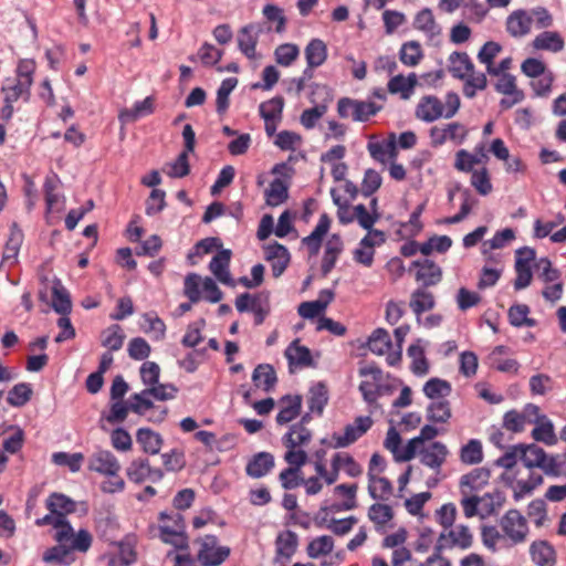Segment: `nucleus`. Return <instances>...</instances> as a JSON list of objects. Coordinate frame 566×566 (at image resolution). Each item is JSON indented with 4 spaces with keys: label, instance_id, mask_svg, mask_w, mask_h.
I'll list each match as a JSON object with an SVG mask.
<instances>
[{
    "label": "nucleus",
    "instance_id": "nucleus-28",
    "mask_svg": "<svg viewBox=\"0 0 566 566\" xmlns=\"http://www.w3.org/2000/svg\"><path fill=\"white\" fill-rule=\"evenodd\" d=\"M342 251L343 242L340 237L338 234H333L326 244L322 260L321 271L324 276H326L334 269L337 258Z\"/></svg>",
    "mask_w": 566,
    "mask_h": 566
},
{
    "label": "nucleus",
    "instance_id": "nucleus-34",
    "mask_svg": "<svg viewBox=\"0 0 566 566\" xmlns=\"http://www.w3.org/2000/svg\"><path fill=\"white\" fill-rule=\"evenodd\" d=\"M52 308L61 315H69L72 311L71 296L67 290L56 280L52 286Z\"/></svg>",
    "mask_w": 566,
    "mask_h": 566
},
{
    "label": "nucleus",
    "instance_id": "nucleus-62",
    "mask_svg": "<svg viewBox=\"0 0 566 566\" xmlns=\"http://www.w3.org/2000/svg\"><path fill=\"white\" fill-rule=\"evenodd\" d=\"M471 185L475 188V190L482 195L486 196L492 191V182L490 179L489 170L483 167L481 170H473L471 172Z\"/></svg>",
    "mask_w": 566,
    "mask_h": 566
},
{
    "label": "nucleus",
    "instance_id": "nucleus-9",
    "mask_svg": "<svg viewBox=\"0 0 566 566\" xmlns=\"http://www.w3.org/2000/svg\"><path fill=\"white\" fill-rule=\"evenodd\" d=\"M265 260L271 262V271L273 277H280L287 269L291 262V254L289 249L274 241L264 245Z\"/></svg>",
    "mask_w": 566,
    "mask_h": 566
},
{
    "label": "nucleus",
    "instance_id": "nucleus-18",
    "mask_svg": "<svg viewBox=\"0 0 566 566\" xmlns=\"http://www.w3.org/2000/svg\"><path fill=\"white\" fill-rule=\"evenodd\" d=\"M532 17L525 10H516L506 19V31L514 38L526 35L531 31Z\"/></svg>",
    "mask_w": 566,
    "mask_h": 566
},
{
    "label": "nucleus",
    "instance_id": "nucleus-58",
    "mask_svg": "<svg viewBox=\"0 0 566 566\" xmlns=\"http://www.w3.org/2000/svg\"><path fill=\"white\" fill-rule=\"evenodd\" d=\"M128 356L134 360H145L151 352L150 345L143 337H134L127 347Z\"/></svg>",
    "mask_w": 566,
    "mask_h": 566
},
{
    "label": "nucleus",
    "instance_id": "nucleus-43",
    "mask_svg": "<svg viewBox=\"0 0 566 566\" xmlns=\"http://www.w3.org/2000/svg\"><path fill=\"white\" fill-rule=\"evenodd\" d=\"M312 439L310 429L302 424H292L290 430L283 436L282 440L287 449H295L298 446L306 444Z\"/></svg>",
    "mask_w": 566,
    "mask_h": 566
},
{
    "label": "nucleus",
    "instance_id": "nucleus-59",
    "mask_svg": "<svg viewBox=\"0 0 566 566\" xmlns=\"http://www.w3.org/2000/svg\"><path fill=\"white\" fill-rule=\"evenodd\" d=\"M202 279L197 273H189L185 277L184 293L191 303H197L201 298L200 285H202Z\"/></svg>",
    "mask_w": 566,
    "mask_h": 566
},
{
    "label": "nucleus",
    "instance_id": "nucleus-60",
    "mask_svg": "<svg viewBox=\"0 0 566 566\" xmlns=\"http://www.w3.org/2000/svg\"><path fill=\"white\" fill-rule=\"evenodd\" d=\"M555 81V76L552 71L545 72L539 77L535 78L531 82V87L534 91V95L537 97H547L549 96L553 87V83Z\"/></svg>",
    "mask_w": 566,
    "mask_h": 566
},
{
    "label": "nucleus",
    "instance_id": "nucleus-42",
    "mask_svg": "<svg viewBox=\"0 0 566 566\" xmlns=\"http://www.w3.org/2000/svg\"><path fill=\"white\" fill-rule=\"evenodd\" d=\"M43 562L54 563L62 566H69L74 562L72 552L67 543H59L57 545L48 548L43 554Z\"/></svg>",
    "mask_w": 566,
    "mask_h": 566
},
{
    "label": "nucleus",
    "instance_id": "nucleus-32",
    "mask_svg": "<svg viewBox=\"0 0 566 566\" xmlns=\"http://www.w3.org/2000/svg\"><path fill=\"white\" fill-rule=\"evenodd\" d=\"M46 509L57 515V516H64L66 517L67 514H71L75 512L76 510V503L69 496L62 493H52L46 499Z\"/></svg>",
    "mask_w": 566,
    "mask_h": 566
},
{
    "label": "nucleus",
    "instance_id": "nucleus-6",
    "mask_svg": "<svg viewBox=\"0 0 566 566\" xmlns=\"http://www.w3.org/2000/svg\"><path fill=\"white\" fill-rule=\"evenodd\" d=\"M126 475L130 482L136 484H142L145 481L157 483L164 478V471L159 468H151L147 458H138L129 463Z\"/></svg>",
    "mask_w": 566,
    "mask_h": 566
},
{
    "label": "nucleus",
    "instance_id": "nucleus-1",
    "mask_svg": "<svg viewBox=\"0 0 566 566\" xmlns=\"http://www.w3.org/2000/svg\"><path fill=\"white\" fill-rule=\"evenodd\" d=\"M159 537L166 543L172 545L176 549L187 551L189 548V537L186 533V523L181 513L171 511L170 513L160 512Z\"/></svg>",
    "mask_w": 566,
    "mask_h": 566
},
{
    "label": "nucleus",
    "instance_id": "nucleus-29",
    "mask_svg": "<svg viewBox=\"0 0 566 566\" xmlns=\"http://www.w3.org/2000/svg\"><path fill=\"white\" fill-rule=\"evenodd\" d=\"M136 441L142 446L145 453L151 455L159 453L163 446L161 436L149 428H139L136 433Z\"/></svg>",
    "mask_w": 566,
    "mask_h": 566
},
{
    "label": "nucleus",
    "instance_id": "nucleus-12",
    "mask_svg": "<svg viewBox=\"0 0 566 566\" xmlns=\"http://www.w3.org/2000/svg\"><path fill=\"white\" fill-rule=\"evenodd\" d=\"M232 252L221 249L210 261L209 270L224 285L234 286V281L229 272Z\"/></svg>",
    "mask_w": 566,
    "mask_h": 566
},
{
    "label": "nucleus",
    "instance_id": "nucleus-24",
    "mask_svg": "<svg viewBox=\"0 0 566 566\" xmlns=\"http://www.w3.org/2000/svg\"><path fill=\"white\" fill-rule=\"evenodd\" d=\"M530 422L536 423V427L532 430L534 440L546 446H555L557 443L558 438L555 434L554 424L546 416H542L539 419H530Z\"/></svg>",
    "mask_w": 566,
    "mask_h": 566
},
{
    "label": "nucleus",
    "instance_id": "nucleus-41",
    "mask_svg": "<svg viewBox=\"0 0 566 566\" xmlns=\"http://www.w3.org/2000/svg\"><path fill=\"white\" fill-rule=\"evenodd\" d=\"M238 85L237 77L224 78L217 90L216 111L219 115L227 113L230 106V94Z\"/></svg>",
    "mask_w": 566,
    "mask_h": 566
},
{
    "label": "nucleus",
    "instance_id": "nucleus-8",
    "mask_svg": "<svg viewBox=\"0 0 566 566\" xmlns=\"http://www.w3.org/2000/svg\"><path fill=\"white\" fill-rule=\"evenodd\" d=\"M87 469L102 475L116 476L120 464L111 451L97 450L90 455Z\"/></svg>",
    "mask_w": 566,
    "mask_h": 566
},
{
    "label": "nucleus",
    "instance_id": "nucleus-20",
    "mask_svg": "<svg viewBox=\"0 0 566 566\" xmlns=\"http://www.w3.org/2000/svg\"><path fill=\"white\" fill-rule=\"evenodd\" d=\"M281 403H287L282 407L276 415V423L283 426L294 420L302 410V396L300 395H285L280 399Z\"/></svg>",
    "mask_w": 566,
    "mask_h": 566
},
{
    "label": "nucleus",
    "instance_id": "nucleus-30",
    "mask_svg": "<svg viewBox=\"0 0 566 566\" xmlns=\"http://www.w3.org/2000/svg\"><path fill=\"white\" fill-rule=\"evenodd\" d=\"M155 111L153 96H147L142 101H137L130 108H125L119 113L122 122H135L140 117L153 114Z\"/></svg>",
    "mask_w": 566,
    "mask_h": 566
},
{
    "label": "nucleus",
    "instance_id": "nucleus-55",
    "mask_svg": "<svg viewBox=\"0 0 566 566\" xmlns=\"http://www.w3.org/2000/svg\"><path fill=\"white\" fill-rule=\"evenodd\" d=\"M368 518L376 526H382L394 518V511L388 504L374 503L368 509Z\"/></svg>",
    "mask_w": 566,
    "mask_h": 566
},
{
    "label": "nucleus",
    "instance_id": "nucleus-23",
    "mask_svg": "<svg viewBox=\"0 0 566 566\" xmlns=\"http://www.w3.org/2000/svg\"><path fill=\"white\" fill-rule=\"evenodd\" d=\"M328 388L325 382L318 381L314 384L308 391V409L311 412L322 416L326 405L328 403Z\"/></svg>",
    "mask_w": 566,
    "mask_h": 566
},
{
    "label": "nucleus",
    "instance_id": "nucleus-16",
    "mask_svg": "<svg viewBox=\"0 0 566 566\" xmlns=\"http://www.w3.org/2000/svg\"><path fill=\"white\" fill-rule=\"evenodd\" d=\"M448 453L449 452L444 443L434 441L431 443L430 448L422 449L420 451V462L423 465L434 469L437 472H439L447 459Z\"/></svg>",
    "mask_w": 566,
    "mask_h": 566
},
{
    "label": "nucleus",
    "instance_id": "nucleus-2",
    "mask_svg": "<svg viewBox=\"0 0 566 566\" xmlns=\"http://www.w3.org/2000/svg\"><path fill=\"white\" fill-rule=\"evenodd\" d=\"M381 106L370 101L342 97L337 102V113L342 118L352 117L355 122H367L380 111Z\"/></svg>",
    "mask_w": 566,
    "mask_h": 566
},
{
    "label": "nucleus",
    "instance_id": "nucleus-56",
    "mask_svg": "<svg viewBox=\"0 0 566 566\" xmlns=\"http://www.w3.org/2000/svg\"><path fill=\"white\" fill-rule=\"evenodd\" d=\"M105 337L102 340V345L108 348V352H117L122 348L125 339L123 328L118 324H114L108 327L105 332Z\"/></svg>",
    "mask_w": 566,
    "mask_h": 566
},
{
    "label": "nucleus",
    "instance_id": "nucleus-45",
    "mask_svg": "<svg viewBox=\"0 0 566 566\" xmlns=\"http://www.w3.org/2000/svg\"><path fill=\"white\" fill-rule=\"evenodd\" d=\"M367 346L376 355L386 354L392 346L389 333L385 328H376L368 337Z\"/></svg>",
    "mask_w": 566,
    "mask_h": 566
},
{
    "label": "nucleus",
    "instance_id": "nucleus-17",
    "mask_svg": "<svg viewBox=\"0 0 566 566\" xmlns=\"http://www.w3.org/2000/svg\"><path fill=\"white\" fill-rule=\"evenodd\" d=\"M331 227V218L327 213H322L312 233L302 239V243L307 247L310 254L315 255L318 253L323 238L327 234Z\"/></svg>",
    "mask_w": 566,
    "mask_h": 566
},
{
    "label": "nucleus",
    "instance_id": "nucleus-47",
    "mask_svg": "<svg viewBox=\"0 0 566 566\" xmlns=\"http://www.w3.org/2000/svg\"><path fill=\"white\" fill-rule=\"evenodd\" d=\"M32 397V387L28 382L14 385L7 395V402L11 407L21 408L25 406Z\"/></svg>",
    "mask_w": 566,
    "mask_h": 566
},
{
    "label": "nucleus",
    "instance_id": "nucleus-21",
    "mask_svg": "<svg viewBox=\"0 0 566 566\" xmlns=\"http://www.w3.org/2000/svg\"><path fill=\"white\" fill-rule=\"evenodd\" d=\"M409 306L416 314L418 323H420L422 313L432 310L436 306V300L431 292L418 287L411 293Z\"/></svg>",
    "mask_w": 566,
    "mask_h": 566
},
{
    "label": "nucleus",
    "instance_id": "nucleus-10",
    "mask_svg": "<svg viewBox=\"0 0 566 566\" xmlns=\"http://www.w3.org/2000/svg\"><path fill=\"white\" fill-rule=\"evenodd\" d=\"M379 219V213L366 212L365 214L357 218L358 224L367 230V234L360 240L359 245L365 248H374L381 245L386 241V234L384 231L374 229V224Z\"/></svg>",
    "mask_w": 566,
    "mask_h": 566
},
{
    "label": "nucleus",
    "instance_id": "nucleus-5",
    "mask_svg": "<svg viewBox=\"0 0 566 566\" xmlns=\"http://www.w3.org/2000/svg\"><path fill=\"white\" fill-rule=\"evenodd\" d=\"M373 426V420L369 416H359L355 418L354 423L345 427L344 434L333 433L332 448L340 449L346 448L356 442L363 437Z\"/></svg>",
    "mask_w": 566,
    "mask_h": 566
},
{
    "label": "nucleus",
    "instance_id": "nucleus-48",
    "mask_svg": "<svg viewBox=\"0 0 566 566\" xmlns=\"http://www.w3.org/2000/svg\"><path fill=\"white\" fill-rule=\"evenodd\" d=\"M530 307L526 304H515L509 308V322L514 327L536 326L537 322L534 318L528 317Z\"/></svg>",
    "mask_w": 566,
    "mask_h": 566
},
{
    "label": "nucleus",
    "instance_id": "nucleus-46",
    "mask_svg": "<svg viewBox=\"0 0 566 566\" xmlns=\"http://www.w3.org/2000/svg\"><path fill=\"white\" fill-rule=\"evenodd\" d=\"M424 396L431 400L446 399L452 391L451 384L441 378H430L422 388Z\"/></svg>",
    "mask_w": 566,
    "mask_h": 566
},
{
    "label": "nucleus",
    "instance_id": "nucleus-64",
    "mask_svg": "<svg viewBox=\"0 0 566 566\" xmlns=\"http://www.w3.org/2000/svg\"><path fill=\"white\" fill-rule=\"evenodd\" d=\"M146 392L150 394L156 400L166 401L176 398L178 388L174 384L157 382L146 388Z\"/></svg>",
    "mask_w": 566,
    "mask_h": 566
},
{
    "label": "nucleus",
    "instance_id": "nucleus-13",
    "mask_svg": "<svg viewBox=\"0 0 566 566\" xmlns=\"http://www.w3.org/2000/svg\"><path fill=\"white\" fill-rule=\"evenodd\" d=\"M444 105L436 96H424L420 99L416 108V116L426 122L432 123L444 115Z\"/></svg>",
    "mask_w": 566,
    "mask_h": 566
},
{
    "label": "nucleus",
    "instance_id": "nucleus-11",
    "mask_svg": "<svg viewBox=\"0 0 566 566\" xmlns=\"http://www.w3.org/2000/svg\"><path fill=\"white\" fill-rule=\"evenodd\" d=\"M261 33V27L254 23H249L239 30L237 39L239 50L250 60L255 59V49Z\"/></svg>",
    "mask_w": 566,
    "mask_h": 566
},
{
    "label": "nucleus",
    "instance_id": "nucleus-3",
    "mask_svg": "<svg viewBox=\"0 0 566 566\" xmlns=\"http://www.w3.org/2000/svg\"><path fill=\"white\" fill-rule=\"evenodd\" d=\"M196 542L200 544L197 558L202 566H219L230 556V547L219 546L216 535H206Z\"/></svg>",
    "mask_w": 566,
    "mask_h": 566
},
{
    "label": "nucleus",
    "instance_id": "nucleus-57",
    "mask_svg": "<svg viewBox=\"0 0 566 566\" xmlns=\"http://www.w3.org/2000/svg\"><path fill=\"white\" fill-rule=\"evenodd\" d=\"M298 54L300 49L293 43L280 44L274 51L275 61L282 66H290L297 59Z\"/></svg>",
    "mask_w": 566,
    "mask_h": 566
},
{
    "label": "nucleus",
    "instance_id": "nucleus-40",
    "mask_svg": "<svg viewBox=\"0 0 566 566\" xmlns=\"http://www.w3.org/2000/svg\"><path fill=\"white\" fill-rule=\"evenodd\" d=\"M451 548L469 549L473 544V535L467 525L460 524L454 530L446 532Z\"/></svg>",
    "mask_w": 566,
    "mask_h": 566
},
{
    "label": "nucleus",
    "instance_id": "nucleus-19",
    "mask_svg": "<svg viewBox=\"0 0 566 566\" xmlns=\"http://www.w3.org/2000/svg\"><path fill=\"white\" fill-rule=\"evenodd\" d=\"M449 72L454 78L464 80L474 71V64L467 52H452L449 55Z\"/></svg>",
    "mask_w": 566,
    "mask_h": 566
},
{
    "label": "nucleus",
    "instance_id": "nucleus-35",
    "mask_svg": "<svg viewBox=\"0 0 566 566\" xmlns=\"http://www.w3.org/2000/svg\"><path fill=\"white\" fill-rule=\"evenodd\" d=\"M289 182L281 178L271 181L269 188L264 191L268 206L276 207L285 202L289 198Z\"/></svg>",
    "mask_w": 566,
    "mask_h": 566
},
{
    "label": "nucleus",
    "instance_id": "nucleus-63",
    "mask_svg": "<svg viewBox=\"0 0 566 566\" xmlns=\"http://www.w3.org/2000/svg\"><path fill=\"white\" fill-rule=\"evenodd\" d=\"M382 178L375 169H367L361 181V195L366 198L375 193L381 186Z\"/></svg>",
    "mask_w": 566,
    "mask_h": 566
},
{
    "label": "nucleus",
    "instance_id": "nucleus-61",
    "mask_svg": "<svg viewBox=\"0 0 566 566\" xmlns=\"http://www.w3.org/2000/svg\"><path fill=\"white\" fill-rule=\"evenodd\" d=\"M279 481L284 490H293L304 482L302 470L297 468H286L279 474Z\"/></svg>",
    "mask_w": 566,
    "mask_h": 566
},
{
    "label": "nucleus",
    "instance_id": "nucleus-52",
    "mask_svg": "<svg viewBox=\"0 0 566 566\" xmlns=\"http://www.w3.org/2000/svg\"><path fill=\"white\" fill-rule=\"evenodd\" d=\"M30 81L17 78L13 84L4 85L2 92L4 93L3 102H17L20 97L25 96V99L30 96Z\"/></svg>",
    "mask_w": 566,
    "mask_h": 566
},
{
    "label": "nucleus",
    "instance_id": "nucleus-51",
    "mask_svg": "<svg viewBox=\"0 0 566 566\" xmlns=\"http://www.w3.org/2000/svg\"><path fill=\"white\" fill-rule=\"evenodd\" d=\"M334 548V539L329 535H322L312 539L307 547L306 553L310 558H318L322 555H328Z\"/></svg>",
    "mask_w": 566,
    "mask_h": 566
},
{
    "label": "nucleus",
    "instance_id": "nucleus-7",
    "mask_svg": "<svg viewBox=\"0 0 566 566\" xmlns=\"http://www.w3.org/2000/svg\"><path fill=\"white\" fill-rule=\"evenodd\" d=\"M416 269L415 279L421 283L420 287L434 286L442 280V269L432 260L426 258L411 262L409 271Z\"/></svg>",
    "mask_w": 566,
    "mask_h": 566
},
{
    "label": "nucleus",
    "instance_id": "nucleus-38",
    "mask_svg": "<svg viewBox=\"0 0 566 566\" xmlns=\"http://www.w3.org/2000/svg\"><path fill=\"white\" fill-rule=\"evenodd\" d=\"M306 63L310 66H321L327 59V46L321 39H312L304 50Z\"/></svg>",
    "mask_w": 566,
    "mask_h": 566
},
{
    "label": "nucleus",
    "instance_id": "nucleus-53",
    "mask_svg": "<svg viewBox=\"0 0 566 566\" xmlns=\"http://www.w3.org/2000/svg\"><path fill=\"white\" fill-rule=\"evenodd\" d=\"M283 108L284 98L282 96H274L271 99L260 104L259 113L263 119H281Z\"/></svg>",
    "mask_w": 566,
    "mask_h": 566
},
{
    "label": "nucleus",
    "instance_id": "nucleus-31",
    "mask_svg": "<svg viewBox=\"0 0 566 566\" xmlns=\"http://www.w3.org/2000/svg\"><path fill=\"white\" fill-rule=\"evenodd\" d=\"M252 380L256 387H262L266 392L273 390L277 382L276 373L270 364H259L252 374Z\"/></svg>",
    "mask_w": 566,
    "mask_h": 566
},
{
    "label": "nucleus",
    "instance_id": "nucleus-39",
    "mask_svg": "<svg viewBox=\"0 0 566 566\" xmlns=\"http://www.w3.org/2000/svg\"><path fill=\"white\" fill-rule=\"evenodd\" d=\"M426 417L428 421L432 423L448 422L452 417L450 401L447 399H439L430 402L427 407Z\"/></svg>",
    "mask_w": 566,
    "mask_h": 566
},
{
    "label": "nucleus",
    "instance_id": "nucleus-27",
    "mask_svg": "<svg viewBox=\"0 0 566 566\" xmlns=\"http://www.w3.org/2000/svg\"><path fill=\"white\" fill-rule=\"evenodd\" d=\"M491 478V471L486 468H476L471 472L464 474L460 479L461 492L465 493L464 488H469L470 491H480L488 485Z\"/></svg>",
    "mask_w": 566,
    "mask_h": 566
},
{
    "label": "nucleus",
    "instance_id": "nucleus-33",
    "mask_svg": "<svg viewBox=\"0 0 566 566\" xmlns=\"http://www.w3.org/2000/svg\"><path fill=\"white\" fill-rule=\"evenodd\" d=\"M546 459V452L543 448L538 447L535 443L531 444H522L520 449V460L523 464L528 468H539L543 467Z\"/></svg>",
    "mask_w": 566,
    "mask_h": 566
},
{
    "label": "nucleus",
    "instance_id": "nucleus-4",
    "mask_svg": "<svg viewBox=\"0 0 566 566\" xmlns=\"http://www.w3.org/2000/svg\"><path fill=\"white\" fill-rule=\"evenodd\" d=\"M504 535L513 545L524 543L528 534L526 518L516 509L509 510L500 520Z\"/></svg>",
    "mask_w": 566,
    "mask_h": 566
},
{
    "label": "nucleus",
    "instance_id": "nucleus-22",
    "mask_svg": "<svg viewBox=\"0 0 566 566\" xmlns=\"http://www.w3.org/2000/svg\"><path fill=\"white\" fill-rule=\"evenodd\" d=\"M284 354L290 367L293 365L300 367H310L314 365L311 350L306 346L300 345L298 339L293 340L286 347Z\"/></svg>",
    "mask_w": 566,
    "mask_h": 566
},
{
    "label": "nucleus",
    "instance_id": "nucleus-44",
    "mask_svg": "<svg viewBox=\"0 0 566 566\" xmlns=\"http://www.w3.org/2000/svg\"><path fill=\"white\" fill-rule=\"evenodd\" d=\"M451 546L447 541L446 531L440 533L437 543L433 547V553L421 563L420 566H451V562L442 555L444 549H450Z\"/></svg>",
    "mask_w": 566,
    "mask_h": 566
},
{
    "label": "nucleus",
    "instance_id": "nucleus-50",
    "mask_svg": "<svg viewBox=\"0 0 566 566\" xmlns=\"http://www.w3.org/2000/svg\"><path fill=\"white\" fill-rule=\"evenodd\" d=\"M460 460L464 464H478L483 460L482 443L478 439H471L460 450Z\"/></svg>",
    "mask_w": 566,
    "mask_h": 566
},
{
    "label": "nucleus",
    "instance_id": "nucleus-14",
    "mask_svg": "<svg viewBox=\"0 0 566 566\" xmlns=\"http://www.w3.org/2000/svg\"><path fill=\"white\" fill-rule=\"evenodd\" d=\"M274 457L272 453L261 451L255 453L247 463L245 472L253 479L265 476L274 468Z\"/></svg>",
    "mask_w": 566,
    "mask_h": 566
},
{
    "label": "nucleus",
    "instance_id": "nucleus-49",
    "mask_svg": "<svg viewBox=\"0 0 566 566\" xmlns=\"http://www.w3.org/2000/svg\"><path fill=\"white\" fill-rule=\"evenodd\" d=\"M421 45L417 41H409L401 45L399 59L406 66H416L422 59Z\"/></svg>",
    "mask_w": 566,
    "mask_h": 566
},
{
    "label": "nucleus",
    "instance_id": "nucleus-25",
    "mask_svg": "<svg viewBox=\"0 0 566 566\" xmlns=\"http://www.w3.org/2000/svg\"><path fill=\"white\" fill-rule=\"evenodd\" d=\"M368 494L373 500L387 501L392 494L394 486L389 479L368 474Z\"/></svg>",
    "mask_w": 566,
    "mask_h": 566
},
{
    "label": "nucleus",
    "instance_id": "nucleus-54",
    "mask_svg": "<svg viewBox=\"0 0 566 566\" xmlns=\"http://www.w3.org/2000/svg\"><path fill=\"white\" fill-rule=\"evenodd\" d=\"M413 27L430 36L439 33L433 13L429 8H424L416 14Z\"/></svg>",
    "mask_w": 566,
    "mask_h": 566
},
{
    "label": "nucleus",
    "instance_id": "nucleus-26",
    "mask_svg": "<svg viewBox=\"0 0 566 566\" xmlns=\"http://www.w3.org/2000/svg\"><path fill=\"white\" fill-rule=\"evenodd\" d=\"M530 554L533 563L537 566L555 565V549L546 541L533 542L530 547Z\"/></svg>",
    "mask_w": 566,
    "mask_h": 566
},
{
    "label": "nucleus",
    "instance_id": "nucleus-37",
    "mask_svg": "<svg viewBox=\"0 0 566 566\" xmlns=\"http://www.w3.org/2000/svg\"><path fill=\"white\" fill-rule=\"evenodd\" d=\"M417 84V75L410 73L408 77L402 74L396 75L388 82V91L391 94L400 93L401 98L408 99Z\"/></svg>",
    "mask_w": 566,
    "mask_h": 566
},
{
    "label": "nucleus",
    "instance_id": "nucleus-15",
    "mask_svg": "<svg viewBox=\"0 0 566 566\" xmlns=\"http://www.w3.org/2000/svg\"><path fill=\"white\" fill-rule=\"evenodd\" d=\"M298 546V536L293 531H284L280 533L275 539V562L282 558L290 560L296 553Z\"/></svg>",
    "mask_w": 566,
    "mask_h": 566
},
{
    "label": "nucleus",
    "instance_id": "nucleus-36",
    "mask_svg": "<svg viewBox=\"0 0 566 566\" xmlns=\"http://www.w3.org/2000/svg\"><path fill=\"white\" fill-rule=\"evenodd\" d=\"M565 42L562 35L555 31H544L533 40V46L536 50H545L551 52H560Z\"/></svg>",
    "mask_w": 566,
    "mask_h": 566
}]
</instances>
